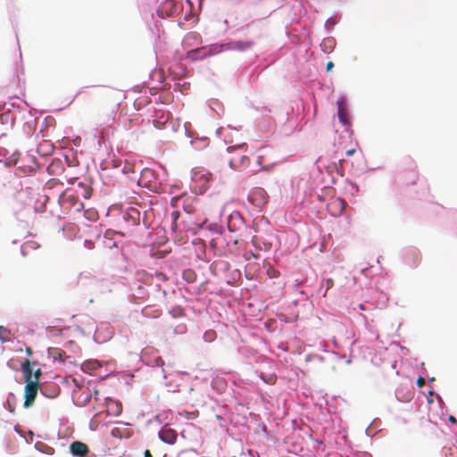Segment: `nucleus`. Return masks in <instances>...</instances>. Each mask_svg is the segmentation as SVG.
<instances>
[{
	"label": "nucleus",
	"instance_id": "40",
	"mask_svg": "<svg viewBox=\"0 0 457 457\" xmlns=\"http://www.w3.org/2000/svg\"><path fill=\"white\" fill-rule=\"evenodd\" d=\"M244 146H245V145H238L237 148V149H241V148H243Z\"/></svg>",
	"mask_w": 457,
	"mask_h": 457
},
{
	"label": "nucleus",
	"instance_id": "43",
	"mask_svg": "<svg viewBox=\"0 0 457 457\" xmlns=\"http://www.w3.org/2000/svg\"><path fill=\"white\" fill-rule=\"evenodd\" d=\"M145 172L148 173V172H151V170H145Z\"/></svg>",
	"mask_w": 457,
	"mask_h": 457
},
{
	"label": "nucleus",
	"instance_id": "8",
	"mask_svg": "<svg viewBox=\"0 0 457 457\" xmlns=\"http://www.w3.org/2000/svg\"><path fill=\"white\" fill-rule=\"evenodd\" d=\"M70 451L73 456L87 457L89 453V448L86 444L76 441L71 445Z\"/></svg>",
	"mask_w": 457,
	"mask_h": 457
},
{
	"label": "nucleus",
	"instance_id": "41",
	"mask_svg": "<svg viewBox=\"0 0 457 457\" xmlns=\"http://www.w3.org/2000/svg\"><path fill=\"white\" fill-rule=\"evenodd\" d=\"M79 186L81 187H84V184L82 182H79Z\"/></svg>",
	"mask_w": 457,
	"mask_h": 457
},
{
	"label": "nucleus",
	"instance_id": "30",
	"mask_svg": "<svg viewBox=\"0 0 457 457\" xmlns=\"http://www.w3.org/2000/svg\"><path fill=\"white\" fill-rule=\"evenodd\" d=\"M354 153H355V149H350V150L346 151V155L352 156Z\"/></svg>",
	"mask_w": 457,
	"mask_h": 457
},
{
	"label": "nucleus",
	"instance_id": "3",
	"mask_svg": "<svg viewBox=\"0 0 457 457\" xmlns=\"http://www.w3.org/2000/svg\"><path fill=\"white\" fill-rule=\"evenodd\" d=\"M401 179L405 187L413 186L417 183L419 172L417 166L412 162H410L401 172Z\"/></svg>",
	"mask_w": 457,
	"mask_h": 457
},
{
	"label": "nucleus",
	"instance_id": "21",
	"mask_svg": "<svg viewBox=\"0 0 457 457\" xmlns=\"http://www.w3.org/2000/svg\"><path fill=\"white\" fill-rule=\"evenodd\" d=\"M333 285H334V281H333V279H332V278H327V279H326V291H325V293H324V296L326 295L327 291H328L330 287H333Z\"/></svg>",
	"mask_w": 457,
	"mask_h": 457
},
{
	"label": "nucleus",
	"instance_id": "38",
	"mask_svg": "<svg viewBox=\"0 0 457 457\" xmlns=\"http://www.w3.org/2000/svg\"><path fill=\"white\" fill-rule=\"evenodd\" d=\"M156 363H157V364H160V363H163V361H162V360L161 358H158V359L156 360Z\"/></svg>",
	"mask_w": 457,
	"mask_h": 457
},
{
	"label": "nucleus",
	"instance_id": "11",
	"mask_svg": "<svg viewBox=\"0 0 457 457\" xmlns=\"http://www.w3.org/2000/svg\"><path fill=\"white\" fill-rule=\"evenodd\" d=\"M337 115L339 121L345 125H349L348 112L344 101H337Z\"/></svg>",
	"mask_w": 457,
	"mask_h": 457
},
{
	"label": "nucleus",
	"instance_id": "4",
	"mask_svg": "<svg viewBox=\"0 0 457 457\" xmlns=\"http://www.w3.org/2000/svg\"><path fill=\"white\" fill-rule=\"evenodd\" d=\"M60 200L66 208L73 209L76 212H80L84 208V204L71 190H66L60 196Z\"/></svg>",
	"mask_w": 457,
	"mask_h": 457
},
{
	"label": "nucleus",
	"instance_id": "25",
	"mask_svg": "<svg viewBox=\"0 0 457 457\" xmlns=\"http://www.w3.org/2000/svg\"><path fill=\"white\" fill-rule=\"evenodd\" d=\"M333 67H334V63L332 62H328L327 63V67H326L327 71H331Z\"/></svg>",
	"mask_w": 457,
	"mask_h": 457
},
{
	"label": "nucleus",
	"instance_id": "42",
	"mask_svg": "<svg viewBox=\"0 0 457 457\" xmlns=\"http://www.w3.org/2000/svg\"><path fill=\"white\" fill-rule=\"evenodd\" d=\"M235 147L231 146V147H228V151H231L233 150Z\"/></svg>",
	"mask_w": 457,
	"mask_h": 457
},
{
	"label": "nucleus",
	"instance_id": "16",
	"mask_svg": "<svg viewBox=\"0 0 457 457\" xmlns=\"http://www.w3.org/2000/svg\"><path fill=\"white\" fill-rule=\"evenodd\" d=\"M182 277L188 283H192V282L195 281V279H196L195 272L190 269L185 270L183 271Z\"/></svg>",
	"mask_w": 457,
	"mask_h": 457
},
{
	"label": "nucleus",
	"instance_id": "9",
	"mask_svg": "<svg viewBox=\"0 0 457 457\" xmlns=\"http://www.w3.org/2000/svg\"><path fill=\"white\" fill-rule=\"evenodd\" d=\"M124 220L129 226H137L140 222V212L137 208H129L123 216Z\"/></svg>",
	"mask_w": 457,
	"mask_h": 457
},
{
	"label": "nucleus",
	"instance_id": "5",
	"mask_svg": "<svg viewBox=\"0 0 457 457\" xmlns=\"http://www.w3.org/2000/svg\"><path fill=\"white\" fill-rule=\"evenodd\" d=\"M39 382L33 380L26 382L24 407L31 406L36 399L38 391Z\"/></svg>",
	"mask_w": 457,
	"mask_h": 457
},
{
	"label": "nucleus",
	"instance_id": "32",
	"mask_svg": "<svg viewBox=\"0 0 457 457\" xmlns=\"http://www.w3.org/2000/svg\"><path fill=\"white\" fill-rule=\"evenodd\" d=\"M26 352H27V354H28L29 356H31V355H32V350H31V348H30V347H27Z\"/></svg>",
	"mask_w": 457,
	"mask_h": 457
},
{
	"label": "nucleus",
	"instance_id": "29",
	"mask_svg": "<svg viewBox=\"0 0 457 457\" xmlns=\"http://www.w3.org/2000/svg\"><path fill=\"white\" fill-rule=\"evenodd\" d=\"M72 382L74 383V385L78 387V388H80L81 387V384L76 379V378H73L72 379Z\"/></svg>",
	"mask_w": 457,
	"mask_h": 457
},
{
	"label": "nucleus",
	"instance_id": "10",
	"mask_svg": "<svg viewBox=\"0 0 457 457\" xmlns=\"http://www.w3.org/2000/svg\"><path fill=\"white\" fill-rule=\"evenodd\" d=\"M159 437L162 442L173 445L177 440V432L173 428H163L159 432Z\"/></svg>",
	"mask_w": 457,
	"mask_h": 457
},
{
	"label": "nucleus",
	"instance_id": "44",
	"mask_svg": "<svg viewBox=\"0 0 457 457\" xmlns=\"http://www.w3.org/2000/svg\"><path fill=\"white\" fill-rule=\"evenodd\" d=\"M228 227L229 228L230 230H232L231 226H230L229 223L228 224Z\"/></svg>",
	"mask_w": 457,
	"mask_h": 457
},
{
	"label": "nucleus",
	"instance_id": "20",
	"mask_svg": "<svg viewBox=\"0 0 457 457\" xmlns=\"http://www.w3.org/2000/svg\"><path fill=\"white\" fill-rule=\"evenodd\" d=\"M85 216L87 219L91 220H96L97 219V213L95 212L86 211Z\"/></svg>",
	"mask_w": 457,
	"mask_h": 457
},
{
	"label": "nucleus",
	"instance_id": "27",
	"mask_svg": "<svg viewBox=\"0 0 457 457\" xmlns=\"http://www.w3.org/2000/svg\"><path fill=\"white\" fill-rule=\"evenodd\" d=\"M335 203H339V204L341 205L340 212H342V210H343V208H344V207H343V204H344L343 200H342L341 198H338V199H337V200L335 201Z\"/></svg>",
	"mask_w": 457,
	"mask_h": 457
},
{
	"label": "nucleus",
	"instance_id": "2",
	"mask_svg": "<svg viewBox=\"0 0 457 457\" xmlns=\"http://www.w3.org/2000/svg\"><path fill=\"white\" fill-rule=\"evenodd\" d=\"M171 202L173 205L177 204L179 202H181L184 211L188 214L195 213L199 204V200L195 195H189L186 193L179 196L173 197Z\"/></svg>",
	"mask_w": 457,
	"mask_h": 457
},
{
	"label": "nucleus",
	"instance_id": "28",
	"mask_svg": "<svg viewBox=\"0 0 457 457\" xmlns=\"http://www.w3.org/2000/svg\"><path fill=\"white\" fill-rule=\"evenodd\" d=\"M237 162H237V160L236 158H233V159L229 160V163H230L231 166L237 165Z\"/></svg>",
	"mask_w": 457,
	"mask_h": 457
},
{
	"label": "nucleus",
	"instance_id": "39",
	"mask_svg": "<svg viewBox=\"0 0 457 457\" xmlns=\"http://www.w3.org/2000/svg\"><path fill=\"white\" fill-rule=\"evenodd\" d=\"M93 392L96 396L99 394V391L96 388H95Z\"/></svg>",
	"mask_w": 457,
	"mask_h": 457
},
{
	"label": "nucleus",
	"instance_id": "6",
	"mask_svg": "<svg viewBox=\"0 0 457 457\" xmlns=\"http://www.w3.org/2000/svg\"><path fill=\"white\" fill-rule=\"evenodd\" d=\"M267 198L268 195L262 188L254 189L248 196L249 201L258 208L267 203Z\"/></svg>",
	"mask_w": 457,
	"mask_h": 457
},
{
	"label": "nucleus",
	"instance_id": "19",
	"mask_svg": "<svg viewBox=\"0 0 457 457\" xmlns=\"http://www.w3.org/2000/svg\"><path fill=\"white\" fill-rule=\"evenodd\" d=\"M170 314L172 317H174V318L182 317V316L185 315L183 309H181L180 307H174V308H172L170 311Z\"/></svg>",
	"mask_w": 457,
	"mask_h": 457
},
{
	"label": "nucleus",
	"instance_id": "17",
	"mask_svg": "<svg viewBox=\"0 0 457 457\" xmlns=\"http://www.w3.org/2000/svg\"><path fill=\"white\" fill-rule=\"evenodd\" d=\"M49 353L53 356L54 360H59L61 361H64L62 358V352L58 348H51L49 350Z\"/></svg>",
	"mask_w": 457,
	"mask_h": 457
},
{
	"label": "nucleus",
	"instance_id": "12",
	"mask_svg": "<svg viewBox=\"0 0 457 457\" xmlns=\"http://www.w3.org/2000/svg\"><path fill=\"white\" fill-rule=\"evenodd\" d=\"M177 11L176 4L173 0H166L162 4V8L159 10V12L162 16V13H165L166 16H172L174 12Z\"/></svg>",
	"mask_w": 457,
	"mask_h": 457
},
{
	"label": "nucleus",
	"instance_id": "1",
	"mask_svg": "<svg viewBox=\"0 0 457 457\" xmlns=\"http://www.w3.org/2000/svg\"><path fill=\"white\" fill-rule=\"evenodd\" d=\"M224 52V48L220 44H212L190 50L187 53V58L191 61H202L208 57Z\"/></svg>",
	"mask_w": 457,
	"mask_h": 457
},
{
	"label": "nucleus",
	"instance_id": "35",
	"mask_svg": "<svg viewBox=\"0 0 457 457\" xmlns=\"http://www.w3.org/2000/svg\"><path fill=\"white\" fill-rule=\"evenodd\" d=\"M358 308H359L360 310H361V311H364V310H365V307H364V305H363L362 303L359 304V305H358Z\"/></svg>",
	"mask_w": 457,
	"mask_h": 457
},
{
	"label": "nucleus",
	"instance_id": "23",
	"mask_svg": "<svg viewBox=\"0 0 457 457\" xmlns=\"http://www.w3.org/2000/svg\"><path fill=\"white\" fill-rule=\"evenodd\" d=\"M41 375V370L40 369H37L34 373H33V380H36V381H38L39 382V377Z\"/></svg>",
	"mask_w": 457,
	"mask_h": 457
},
{
	"label": "nucleus",
	"instance_id": "37",
	"mask_svg": "<svg viewBox=\"0 0 457 457\" xmlns=\"http://www.w3.org/2000/svg\"><path fill=\"white\" fill-rule=\"evenodd\" d=\"M90 395H87L83 403L86 404L90 400Z\"/></svg>",
	"mask_w": 457,
	"mask_h": 457
},
{
	"label": "nucleus",
	"instance_id": "15",
	"mask_svg": "<svg viewBox=\"0 0 457 457\" xmlns=\"http://www.w3.org/2000/svg\"><path fill=\"white\" fill-rule=\"evenodd\" d=\"M180 217V213L179 211H173L170 214V218H171V223H170V230L175 232L179 229V226L178 224V220Z\"/></svg>",
	"mask_w": 457,
	"mask_h": 457
},
{
	"label": "nucleus",
	"instance_id": "24",
	"mask_svg": "<svg viewBox=\"0 0 457 457\" xmlns=\"http://www.w3.org/2000/svg\"><path fill=\"white\" fill-rule=\"evenodd\" d=\"M417 385L419 387H422L424 386L425 385V378H422V377H420L418 379H417Z\"/></svg>",
	"mask_w": 457,
	"mask_h": 457
},
{
	"label": "nucleus",
	"instance_id": "7",
	"mask_svg": "<svg viewBox=\"0 0 457 457\" xmlns=\"http://www.w3.org/2000/svg\"><path fill=\"white\" fill-rule=\"evenodd\" d=\"M253 45V41H232L227 44H220L224 48V51L238 50L245 51L251 48Z\"/></svg>",
	"mask_w": 457,
	"mask_h": 457
},
{
	"label": "nucleus",
	"instance_id": "22",
	"mask_svg": "<svg viewBox=\"0 0 457 457\" xmlns=\"http://www.w3.org/2000/svg\"><path fill=\"white\" fill-rule=\"evenodd\" d=\"M267 273H268L269 277H270V278H278V272L274 269L268 270Z\"/></svg>",
	"mask_w": 457,
	"mask_h": 457
},
{
	"label": "nucleus",
	"instance_id": "33",
	"mask_svg": "<svg viewBox=\"0 0 457 457\" xmlns=\"http://www.w3.org/2000/svg\"><path fill=\"white\" fill-rule=\"evenodd\" d=\"M449 421L452 422V423H456L457 422L456 419L453 416H450L449 417Z\"/></svg>",
	"mask_w": 457,
	"mask_h": 457
},
{
	"label": "nucleus",
	"instance_id": "36",
	"mask_svg": "<svg viewBox=\"0 0 457 457\" xmlns=\"http://www.w3.org/2000/svg\"><path fill=\"white\" fill-rule=\"evenodd\" d=\"M234 217H240L239 213L236 212L235 214L230 215V219H233Z\"/></svg>",
	"mask_w": 457,
	"mask_h": 457
},
{
	"label": "nucleus",
	"instance_id": "14",
	"mask_svg": "<svg viewBox=\"0 0 457 457\" xmlns=\"http://www.w3.org/2000/svg\"><path fill=\"white\" fill-rule=\"evenodd\" d=\"M142 313L146 318H158L162 314L159 309H153L151 306H146L142 310Z\"/></svg>",
	"mask_w": 457,
	"mask_h": 457
},
{
	"label": "nucleus",
	"instance_id": "13",
	"mask_svg": "<svg viewBox=\"0 0 457 457\" xmlns=\"http://www.w3.org/2000/svg\"><path fill=\"white\" fill-rule=\"evenodd\" d=\"M21 366L24 374L25 381H33V369L31 362L29 360H26Z\"/></svg>",
	"mask_w": 457,
	"mask_h": 457
},
{
	"label": "nucleus",
	"instance_id": "31",
	"mask_svg": "<svg viewBox=\"0 0 457 457\" xmlns=\"http://www.w3.org/2000/svg\"><path fill=\"white\" fill-rule=\"evenodd\" d=\"M144 457H153V456H152V453H151V452L149 450H145L144 452Z\"/></svg>",
	"mask_w": 457,
	"mask_h": 457
},
{
	"label": "nucleus",
	"instance_id": "26",
	"mask_svg": "<svg viewBox=\"0 0 457 457\" xmlns=\"http://www.w3.org/2000/svg\"><path fill=\"white\" fill-rule=\"evenodd\" d=\"M83 196L86 199H88L91 196V191L89 189H85V193H84Z\"/></svg>",
	"mask_w": 457,
	"mask_h": 457
},
{
	"label": "nucleus",
	"instance_id": "34",
	"mask_svg": "<svg viewBox=\"0 0 457 457\" xmlns=\"http://www.w3.org/2000/svg\"><path fill=\"white\" fill-rule=\"evenodd\" d=\"M238 157L240 158V162H241V163H243V162H244V160H245V159H246V157H245L244 154H240Z\"/></svg>",
	"mask_w": 457,
	"mask_h": 457
},
{
	"label": "nucleus",
	"instance_id": "18",
	"mask_svg": "<svg viewBox=\"0 0 457 457\" xmlns=\"http://www.w3.org/2000/svg\"><path fill=\"white\" fill-rule=\"evenodd\" d=\"M99 367V363L96 361H87L82 365L84 370H93Z\"/></svg>",
	"mask_w": 457,
	"mask_h": 457
}]
</instances>
